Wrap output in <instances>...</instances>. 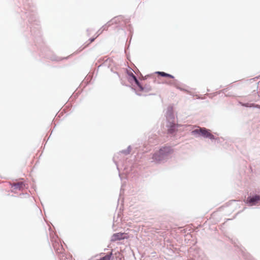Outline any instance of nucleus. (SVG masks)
I'll return each instance as SVG.
<instances>
[{
    "instance_id": "f257e3e1",
    "label": "nucleus",
    "mask_w": 260,
    "mask_h": 260,
    "mask_svg": "<svg viewBox=\"0 0 260 260\" xmlns=\"http://www.w3.org/2000/svg\"><path fill=\"white\" fill-rule=\"evenodd\" d=\"M19 10L21 19L26 23L30 35L35 42L42 41L40 21L37 17L36 8L32 0H21L19 2Z\"/></svg>"
},
{
    "instance_id": "f03ea898",
    "label": "nucleus",
    "mask_w": 260,
    "mask_h": 260,
    "mask_svg": "<svg viewBox=\"0 0 260 260\" xmlns=\"http://www.w3.org/2000/svg\"><path fill=\"white\" fill-rule=\"evenodd\" d=\"M173 152V150L171 146L161 147L158 151L153 154L152 157L153 161L156 164L164 163Z\"/></svg>"
},
{
    "instance_id": "7ed1b4c3",
    "label": "nucleus",
    "mask_w": 260,
    "mask_h": 260,
    "mask_svg": "<svg viewBox=\"0 0 260 260\" xmlns=\"http://www.w3.org/2000/svg\"><path fill=\"white\" fill-rule=\"evenodd\" d=\"M191 134L193 135L202 136L204 138L209 139L211 140H214L217 143L221 142L220 138L215 137V136L211 134V130L205 127H199V128L195 129L191 132Z\"/></svg>"
},
{
    "instance_id": "20e7f679",
    "label": "nucleus",
    "mask_w": 260,
    "mask_h": 260,
    "mask_svg": "<svg viewBox=\"0 0 260 260\" xmlns=\"http://www.w3.org/2000/svg\"><path fill=\"white\" fill-rule=\"evenodd\" d=\"M259 202L260 198L259 196L255 194L248 196L246 200V203L250 206L256 205Z\"/></svg>"
},
{
    "instance_id": "39448f33",
    "label": "nucleus",
    "mask_w": 260,
    "mask_h": 260,
    "mask_svg": "<svg viewBox=\"0 0 260 260\" xmlns=\"http://www.w3.org/2000/svg\"><path fill=\"white\" fill-rule=\"evenodd\" d=\"M179 125L176 124L175 120L168 121L167 127H168V133L169 134H173L177 131V128Z\"/></svg>"
},
{
    "instance_id": "423d86ee",
    "label": "nucleus",
    "mask_w": 260,
    "mask_h": 260,
    "mask_svg": "<svg viewBox=\"0 0 260 260\" xmlns=\"http://www.w3.org/2000/svg\"><path fill=\"white\" fill-rule=\"evenodd\" d=\"M169 84L174 86L176 88L179 89L181 91H184L188 94H191L190 92L188 89L181 86V85H182L183 86H186V85L182 84L180 81L176 79H174L173 82H170Z\"/></svg>"
},
{
    "instance_id": "0eeeda50",
    "label": "nucleus",
    "mask_w": 260,
    "mask_h": 260,
    "mask_svg": "<svg viewBox=\"0 0 260 260\" xmlns=\"http://www.w3.org/2000/svg\"><path fill=\"white\" fill-rule=\"evenodd\" d=\"M166 116L167 121L175 120V115L172 107H168Z\"/></svg>"
},
{
    "instance_id": "6e6552de",
    "label": "nucleus",
    "mask_w": 260,
    "mask_h": 260,
    "mask_svg": "<svg viewBox=\"0 0 260 260\" xmlns=\"http://www.w3.org/2000/svg\"><path fill=\"white\" fill-rule=\"evenodd\" d=\"M127 74L128 76V81L130 83H132L134 82L137 85L139 84V81L137 79V77L131 71L127 70Z\"/></svg>"
},
{
    "instance_id": "1a4fd4ad",
    "label": "nucleus",
    "mask_w": 260,
    "mask_h": 260,
    "mask_svg": "<svg viewBox=\"0 0 260 260\" xmlns=\"http://www.w3.org/2000/svg\"><path fill=\"white\" fill-rule=\"evenodd\" d=\"M123 235L124 234L121 233H114L111 237V241L115 242L116 241L123 240L124 239Z\"/></svg>"
},
{
    "instance_id": "9d476101",
    "label": "nucleus",
    "mask_w": 260,
    "mask_h": 260,
    "mask_svg": "<svg viewBox=\"0 0 260 260\" xmlns=\"http://www.w3.org/2000/svg\"><path fill=\"white\" fill-rule=\"evenodd\" d=\"M11 186L14 189H17L19 190H22L25 187V184L22 182L13 183L11 184Z\"/></svg>"
},
{
    "instance_id": "9b49d317",
    "label": "nucleus",
    "mask_w": 260,
    "mask_h": 260,
    "mask_svg": "<svg viewBox=\"0 0 260 260\" xmlns=\"http://www.w3.org/2000/svg\"><path fill=\"white\" fill-rule=\"evenodd\" d=\"M137 86L138 87L140 91H144L147 92L152 90V88L150 85L145 84L144 86H143L140 82L139 84H138V85Z\"/></svg>"
},
{
    "instance_id": "f8f14e48",
    "label": "nucleus",
    "mask_w": 260,
    "mask_h": 260,
    "mask_svg": "<svg viewBox=\"0 0 260 260\" xmlns=\"http://www.w3.org/2000/svg\"><path fill=\"white\" fill-rule=\"evenodd\" d=\"M244 247H240L241 251L242 254L245 260H255L254 258L248 253L245 252L243 250Z\"/></svg>"
},
{
    "instance_id": "ddd939ff",
    "label": "nucleus",
    "mask_w": 260,
    "mask_h": 260,
    "mask_svg": "<svg viewBox=\"0 0 260 260\" xmlns=\"http://www.w3.org/2000/svg\"><path fill=\"white\" fill-rule=\"evenodd\" d=\"M49 53H50V52H48V53L45 54V57L47 58H49L50 59H51V60H52L53 61H58L61 60L63 59H66L67 58V57L60 58V57H59L56 56L54 54H52V55H50L49 54Z\"/></svg>"
},
{
    "instance_id": "4468645a",
    "label": "nucleus",
    "mask_w": 260,
    "mask_h": 260,
    "mask_svg": "<svg viewBox=\"0 0 260 260\" xmlns=\"http://www.w3.org/2000/svg\"><path fill=\"white\" fill-rule=\"evenodd\" d=\"M196 260H208V258L205 253L201 250L199 251L197 255H195Z\"/></svg>"
},
{
    "instance_id": "2eb2a0df",
    "label": "nucleus",
    "mask_w": 260,
    "mask_h": 260,
    "mask_svg": "<svg viewBox=\"0 0 260 260\" xmlns=\"http://www.w3.org/2000/svg\"><path fill=\"white\" fill-rule=\"evenodd\" d=\"M155 74H156L162 77H167V78H171V79H174V78H175L174 76H173L172 75L170 74L169 73H165L164 72L157 71L155 72Z\"/></svg>"
},
{
    "instance_id": "dca6fc26",
    "label": "nucleus",
    "mask_w": 260,
    "mask_h": 260,
    "mask_svg": "<svg viewBox=\"0 0 260 260\" xmlns=\"http://www.w3.org/2000/svg\"><path fill=\"white\" fill-rule=\"evenodd\" d=\"M112 63L113 59L111 58H107L104 60L103 65L109 68L112 66Z\"/></svg>"
},
{
    "instance_id": "f3484780",
    "label": "nucleus",
    "mask_w": 260,
    "mask_h": 260,
    "mask_svg": "<svg viewBox=\"0 0 260 260\" xmlns=\"http://www.w3.org/2000/svg\"><path fill=\"white\" fill-rule=\"evenodd\" d=\"M53 247L54 250L58 253H61L63 250V247L62 246L59 245L58 243L53 244Z\"/></svg>"
},
{
    "instance_id": "a211bd4d",
    "label": "nucleus",
    "mask_w": 260,
    "mask_h": 260,
    "mask_svg": "<svg viewBox=\"0 0 260 260\" xmlns=\"http://www.w3.org/2000/svg\"><path fill=\"white\" fill-rule=\"evenodd\" d=\"M122 18V16H116L109 21V23H110L112 24H116L120 22V19Z\"/></svg>"
},
{
    "instance_id": "6ab92c4d",
    "label": "nucleus",
    "mask_w": 260,
    "mask_h": 260,
    "mask_svg": "<svg viewBox=\"0 0 260 260\" xmlns=\"http://www.w3.org/2000/svg\"><path fill=\"white\" fill-rule=\"evenodd\" d=\"M112 255H113V253H112V252H111L109 253H107L104 256L96 260H110Z\"/></svg>"
},
{
    "instance_id": "aec40b11",
    "label": "nucleus",
    "mask_w": 260,
    "mask_h": 260,
    "mask_svg": "<svg viewBox=\"0 0 260 260\" xmlns=\"http://www.w3.org/2000/svg\"><path fill=\"white\" fill-rule=\"evenodd\" d=\"M131 149L132 148L131 145H129L126 149L122 150L120 151V152L124 154L125 155H127L130 153Z\"/></svg>"
},
{
    "instance_id": "412c9836",
    "label": "nucleus",
    "mask_w": 260,
    "mask_h": 260,
    "mask_svg": "<svg viewBox=\"0 0 260 260\" xmlns=\"http://www.w3.org/2000/svg\"><path fill=\"white\" fill-rule=\"evenodd\" d=\"M111 24L110 23H109V21L104 25H103L101 28L103 30H107L108 27H109Z\"/></svg>"
},
{
    "instance_id": "4be33fe9",
    "label": "nucleus",
    "mask_w": 260,
    "mask_h": 260,
    "mask_svg": "<svg viewBox=\"0 0 260 260\" xmlns=\"http://www.w3.org/2000/svg\"><path fill=\"white\" fill-rule=\"evenodd\" d=\"M256 195L259 196L260 198V188H257L255 190V194Z\"/></svg>"
},
{
    "instance_id": "5701e85b",
    "label": "nucleus",
    "mask_w": 260,
    "mask_h": 260,
    "mask_svg": "<svg viewBox=\"0 0 260 260\" xmlns=\"http://www.w3.org/2000/svg\"><path fill=\"white\" fill-rule=\"evenodd\" d=\"M241 105L245 107H249V103H243V104H241Z\"/></svg>"
},
{
    "instance_id": "b1692460",
    "label": "nucleus",
    "mask_w": 260,
    "mask_h": 260,
    "mask_svg": "<svg viewBox=\"0 0 260 260\" xmlns=\"http://www.w3.org/2000/svg\"><path fill=\"white\" fill-rule=\"evenodd\" d=\"M111 71L112 72H113V73H114L116 74L117 75V76H118V78H120V75H119V74L118 73V72H114V71H113V68H111Z\"/></svg>"
},
{
    "instance_id": "393cba45",
    "label": "nucleus",
    "mask_w": 260,
    "mask_h": 260,
    "mask_svg": "<svg viewBox=\"0 0 260 260\" xmlns=\"http://www.w3.org/2000/svg\"><path fill=\"white\" fill-rule=\"evenodd\" d=\"M103 31H104V30L102 29V28H100V29L98 31V32H97V33H98V36H98L99 35H100V34H101L103 32Z\"/></svg>"
},
{
    "instance_id": "a878e982",
    "label": "nucleus",
    "mask_w": 260,
    "mask_h": 260,
    "mask_svg": "<svg viewBox=\"0 0 260 260\" xmlns=\"http://www.w3.org/2000/svg\"><path fill=\"white\" fill-rule=\"evenodd\" d=\"M95 39V38H91L89 39V43L93 42Z\"/></svg>"
},
{
    "instance_id": "bb28decb",
    "label": "nucleus",
    "mask_w": 260,
    "mask_h": 260,
    "mask_svg": "<svg viewBox=\"0 0 260 260\" xmlns=\"http://www.w3.org/2000/svg\"><path fill=\"white\" fill-rule=\"evenodd\" d=\"M232 242L235 245V246L239 247L238 245L236 243L235 240H233V239L231 240Z\"/></svg>"
},
{
    "instance_id": "cd10ccee",
    "label": "nucleus",
    "mask_w": 260,
    "mask_h": 260,
    "mask_svg": "<svg viewBox=\"0 0 260 260\" xmlns=\"http://www.w3.org/2000/svg\"><path fill=\"white\" fill-rule=\"evenodd\" d=\"M255 104L254 103H249V107L250 108H254Z\"/></svg>"
},
{
    "instance_id": "c85d7f7f",
    "label": "nucleus",
    "mask_w": 260,
    "mask_h": 260,
    "mask_svg": "<svg viewBox=\"0 0 260 260\" xmlns=\"http://www.w3.org/2000/svg\"><path fill=\"white\" fill-rule=\"evenodd\" d=\"M254 108H257V109H260V105H257V104H255Z\"/></svg>"
},
{
    "instance_id": "c756f323",
    "label": "nucleus",
    "mask_w": 260,
    "mask_h": 260,
    "mask_svg": "<svg viewBox=\"0 0 260 260\" xmlns=\"http://www.w3.org/2000/svg\"><path fill=\"white\" fill-rule=\"evenodd\" d=\"M136 93L139 96H141V94H140V93H137V92H136Z\"/></svg>"
},
{
    "instance_id": "7c9ffc66",
    "label": "nucleus",
    "mask_w": 260,
    "mask_h": 260,
    "mask_svg": "<svg viewBox=\"0 0 260 260\" xmlns=\"http://www.w3.org/2000/svg\"><path fill=\"white\" fill-rule=\"evenodd\" d=\"M127 21H128V20H126L125 21V23H126V22H127Z\"/></svg>"
}]
</instances>
